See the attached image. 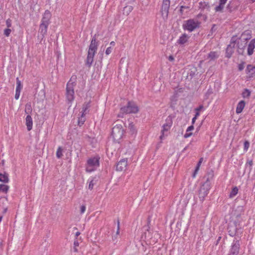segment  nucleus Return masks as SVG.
I'll return each mask as SVG.
<instances>
[{
  "mask_svg": "<svg viewBox=\"0 0 255 255\" xmlns=\"http://www.w3.org/2000/svg\"><path fill=\"white\" fill-rule=\"evenodd\" d=\"M120 233V222H118V228L116 232V236H118Z\"/></svg>",
  "mask_w": 255,
  "mask_h": 255,
  "instance_id": "nucleus-51",
  "label": "nucleus"
},
{
  "mask_svg": "<svg viewBox=\"0 0 255 255\" xmlns=\"http://www.w3.org/2000/svg\"><path fill=\"white\" fill-rule=\"evenodd\" d=\"M145 239H147V234L146 233H145Z\"/></svg>",
  "mask_w": 255,
  "mask_h": 255,
  "instance_id": "nucleus-62",
  "label": "nucleus"
},
{
  "mask_svg": "<svg viewBox=\"0 0 255 255\" xmlns=\"http://www.w3.org/2000/svg\"><path fill=\"white\" fill-rule=\"evenodd\" d=\"M20 92L16 91L15 95V99L17 100L18 99L19 96H20Z\"/></svg>",
  "mask_w": 255,
  "mask_h": 255,
  "instance_id": "nucleus-48",
  "label": "nucleus"
},
{
  "mask_svg": "<svg viewBox=\"0 0 255 255\" xmlns=\"http://www.w3.org/2000/svg\"><path fill=\"white\" fill-rule=\"evenodd\" d=\"M241 227L240 224L238 223L236 221H230L228 224V233L230 236L234 237L238 235L240 230H241Z\"/></svg>",
  "mask_w": 255,
  "mask_h": 255,
  "instance_id": "nucleus-4",
  "label": "nucleus"
},
{
  "mask_svg": "<svg viewBox=\"0 0 255 255\" xmlns=\"http://www.w3.org/2000/svg\"><path fill=\"white\" fill-rule=\"evenodd\" d=\"M11 30L10 29L6 28L4 30V34L6 36H8L11 32Z\"/></svg>",
  "mask_w": 255,
  "mask_h": 255,
  "instance_id": "nucleus-40",
  "label": "nucleus"
},
{
  "mask_svg": "<svg viewBox=\"0 0 255 255\" xmlns=\"http://www.w3.org/2000/svg\"><path fill=\"white\" fill-rule=\"evenodd\" d=\"M26 125L28 131H30L32 128L33 122L31 116L28 115L26 117Z\"/></svg>",
  "mask_w": 255,
  "mask_h": 255,
  "instance_id": "nucleus-18",
  "label": "nucleus"
},
{
  "mask_svg": "<svg viewBox=\"0 0 255 255\" xmlns=\"http://www.w3.org/2000/svg\"><path fill=\"white\" fill-rule=\"evenodd\" d=\"M86 211V206L82 205L80 207V213L81 214H83Z\"/></svg>",
  "mask_w": 255,
  "mask_h": 255,
  "instance_id": "nucleus-43",
  "label": "nucleus"
},
{
  "mask_svg": "<svg viewBox=\"0 0 255 255\" xmlns=\"http://www.w3.org/2000/svg\"><path fill=\"white\" fill-rule=\"evenodd\" d=\"M98 45V42H96V35H95L91 41L89 50H90V51L96 52Z\"/></svg>",
  "mask_w": 255,
  "mask_h": 255,
  "instance_id": "nucleus-15",
  "label": "nucleus"
},
{
  "mask_svg": "<svg viewBox=\"0 0 255 255\" xmlns=\"http://www.w3.org/2000/svg\"><path fill=\"white\" fill-rule=\"evenodd\" d=\"M245 106V102L244 101H240L237 105V107L236 108V113L237 114H240L242 112Z\"/></svg>",
  "mask_w": 255,
  "mask_h": 255,
  "instance_id": "nucleus-22",
  "label": "nucleus"
},
{
  "mask_svg": "<svg viewBox=\"0 0 255 255\" xmlns=\"http://www.w3.org/2000/svg\"><path fill=\"white\" fill-rule=\"evenodd\" d=\"M193 129H194V126L193 125H192L187 128V129L186 130V132H189V131L192 130Z\"/></svg>",
  "mask_w": 255,
  "mask_h": 255,
  "instance_id": "nucleus-50",
  "label": "nucleus"
},
{
  "mask_svg": "<svg viewBox=\"0 0 255 255\" xmlns=\"http://www.w3.org/2000/svg\"><path fill=\"white\" fill-rule=\"evenodd\" d=\"M124 132V130L121 125H116L112 129V136L115 141H119L122 138Z\"/></svg>",
  "mask_w": 255,
  "mask_h": 255,
  "instance_id": "nucleus-6",
  "label": "nucleus"
},
{
  "mask_svg": "<svg viewBox=\"0 0 255 255\" xmlns=\"http://www.w3.org/2000/svg\"><path fill=\"white\" fill-rule=\"evenodd\" d=\"M189 37L186 34H183L179 38L177 43L179 44H184L187 42Z\"/></svg>",
  "mask_w": 255,
  "mask_h": 255,
  "instance_id": "nucleus-20",
  "label": "nucleus"
},
{
  "mask_svg": "<svg viewBox=\"0 0 255 255\" xmlns=\"http://www.w3.org/2000/svg\"><path fill=\"white\" fill-rule=\"evenodd\" d=\"M128 128L129 129L130 132L132 134L135 133L136 132L135 126L133 123L129 124Z\"/></svg>",
  "mask_w": 255,
  "mask_h": 255,
  "instance_id": "nucleus-29",
  "label": "nucleus"
},
{
  "mask_svg": "<svg viewBox=\"0 0 255 255\" xmlns=\"http://www.w3.org/2000/svg\"><path fill=\"white\" fill-rule=\"evenodd\" d=\"M148 234H149V233H148ZM148 237H148H149V235H148V237Z\"/></svg>",
  "mask_w": 255,
  "mask_h": 255,
  "instance_id": "nucleus-63",
  "label": "nucleus"
},
{
  "mask_svg": "<svg viewBox=\"0 0 255 255\" xmlns=\"http://www.w3.org/2000/svg\"><path fill=\"white\" fill-rule=\"evenodd\" d=\"M196 119H197L196 117H194L192 119V124H193L195 122V121H196Z\"/></svg>",
  "mask_w": 255,
  "mask_h": 255,
  "instance_id": "nucleus-55",
  "label": "nucleus"
},
{
  "mask_svg": "<svg viewBox=\"0 0 255 255\" xmlns=\"http://www.w3.org/2000/svg\"><path fill=\"white\" fill-rule=\"evenodd\" d=\"M162 5L169 7L170 6V0H163Z\"/></svg>",
  "mask_w": 255,
  "mask_h": 255,
  "instance_id": "nucleus-38",
  "label": "nucleus"
},
{
  "mask_svg": "<svg viewBox=\"0 0 255 255\" xmlns=\"http://www.w3.org/2000/svg\"><path fill=\"white\" fill-rule=\"evenodd\" d=\"M80 234V233L79 232H76V234H75V236L77 238L78 236H79Z\"/></svg>",
  "mask_w": 255,
  "mask_h": 255,
  "instance_id": "nucleus-57",
  "label": "nucleus"
},
{
  "mask_svg": "<svg viewBox=\"0 0 255 255\" xmlns=\"http://www.w3.org/2000/svg\"><path fill=\"white\" fill-rule=\"evenodd\" d=\"M210 186L208 182L204 183L200 187L199 190V197L200 200L203 202L205 200V197L209 193Z\"/></svg>",
  "mask_w": 255,
  "mask_h": 255,
  "instance_id": "nucleus-7",
  "label": "nucleus"
},
{
  "mask_svg": "<svg viewBox=\"0 0 255 255\" xmlns=\"http://www.w3.org/2000/svg\"><path fill=\"white\" fill-rule=\"evenodd\" d=\"M228 0H219V4L215 8L216 12H222L225 4L227 3Z\"/></svg>",
  "mask_w": 255,
  "mask_h": 255,
  "instance_id": "nucleus-17",
  "label": "nucleus"
},
{
  "mask_svg": "<svg viewBox=\"0 0 255 255\" xmlns=\"http://www.w3.org/2000/svg\"><path fill=\"white\" fill-rule=\"evenodd\" d=\"M200 22L198 20L194 19H190L184 21L183 27L184 30L190 32L194 31L195 29L200 27Z\"/></svg>",
  "mask_w": 255,
  "mask_h": 255,
  "instance_id": "nucleus-5",
  "label": "nucleus"
},
{
  "mask_svg": "<svg viewBox=\"0 0 255 255\" xmlns=\"http://www.w3.org/2000/svg\"><path fill=\"white\" fill-rule=\"evenodd\" d=\"M90 101L84 103L82 107V117L84 116L89 113V109L90 108Z\"/></svg>",
  "mask_w": 255,
  "mask_h": 255,
  "instance_id": "nucleus-19",
  "label": "nucleus"
},
{
  "mask_svg": "<svg viewBox=\"0 0 255 255\" xmlns=\"http://www.w3.org/2000/svg\"><path fill=\"white\" fill-rule=\"evenodd\" d=\"M235 45V42L234 40L233 39V38L231 39V42L230 44H229L226 49V57L230 58L233 52V48H234Z\"/></svg>",
  "mask_w": 255,
  "mask_h": 255,
  "instance_id": "nucleus-13",
  "label": "nucleus"
},
{
  "mask_svg": "<svg viewBox=\"0 0 255 255\" xmlns=\"http://www.w3.org/2000/svg\"><path fill=\"white\" fill-rule=\"evenodd\" d=\"M192 134V132H186V133L184 135V138H188L190 137Z\"/></svg>",
  "mask_w": 255,
  "mask_h": 255,
  "instance_id": "nucleus-45",
  "label": "nucleus"
},
{
  "mask_svg": "<svg viewBox=\"0 0 255 255\" xmlns=\"http://www.w3.org/2000/svg\"><path fill=\"white\" fill-rule=\"evenodd\" d=\"M32 111L30 104H26L25 105V112L26 114H29Z\"/></svg>",
  "mask_w": 255,
  "mask_h": 255,
  "instance_id": "nucleus-33",
  "label": "nucleus"
},
{
  "mask_svg": "<svg viewBox=\"0 0 255 255\" xmlns=\"http://www.w3.org/2000/svg\"><path fill=\"white\" fill-rule=\"evenodd\" d=\"M138 111V107L132 102H128L126 107L121 108V112L118 115V117H123L124 114L136 113Z\"/></svg>",
  "mask_w": 255,
  "mask_h": 255,
  "instance_id": "nucleus-1",
  "label": "nucleus"
},
{
  "mask_svg": "<svg viewBox=\"0 0 255 255\" xmlns=\"http://www.w3.org/2000/svg\"><path fill=\"white\" fill-rule=\"evenodd\" d=\"M253 164V160H248V161L246 163V165H249L251 167L252 166Z\"/></svg>",
  "mask_w": 255,
  "mask_h": 255,
  "instance_id": "nucleus-49",
  "label": "nucleus"
},
{
  "mask_svg": "<svg viewBox=\"0 0 255 255\" xmlns=\"http://www.w3.org/2000/svg\"><path fill=\"white\" fill-rule=\"evenodd\" d=\"M96 52L90 51V50H88L86 64L89 67L91 66L93 62L94 56Z\"/></svg>",
  "mask_w": 255,
  "mask_h": 255,
  "instance_id": "nucleus-16",
  "label": "nucleus"
},
{
  "mask_svg": "<svg viewBox=\"0 0 255 255\" xmlns=\"http://www.w3.org/2000/svg\"><path fill=\"white\" fill-rule=\"evenodd\" d=\"M255 48V38L251 40L248 45V48H247L248 55L249 56L252 55L254 53Z\"/></svg>",
  "mask_w": 255,
  "mask_h": 255,
  "instance_id": "nucleus-14",
  "label": "nucleus"
},
{
  "mask_svg": "<svg viewBox=\"0 0 255 255\" xmlns=\"http://www.w3.org/2000/svg\"><path fill=\"white\" fill-rule=\"evenodd\" d=\"M203 158L202 157L200 158V159H199V161L197 165V167L195 170V172H194V176H195V174L197 173V172L198 171V170H199V167L201 164V163L203 161Z\"/></svg>",
  "mask_w": 255,
  "mask_h": 255,
  "instance_id": "nucleus-36",
  "label": "nucleus"
},
{
  "mask_svg": "<svg viewBox=\"0 0 255 255\" xmlns=\"http://www.w3.org/2000/svg\"><path fill=\"white\" fill-rule=\"evenodd\" d=\"M76 79L75 76H72L70 80L68 82L66 87V98L69 102L71 103L74 99V87L75 85L74 82H72V79Z\"/></svg>",
  "mask_w": 255,
  "mask_h": 255,
  "instance_id": "nucleus-3",
  "label": "nucleus"
},
{
  "mask_svg": "<svg viewBox=\"0 0 255 255\" xmlns=\"http://www.w3.org/2000/svg\"><path fill=\"white\" fill-rule=\"evenodd\" d=\"M245 62H243L238 65V69L239 71H242L244 69Z\"/></svg>",
  "mask_w": 255,
  "mask_h": 255,
  "instance_id": "nucleus-42",
  "label": "nucleus"
},
{
  "mask_svg": "<svg viewBox=\"0 0 255 255\" xmlns=\"http://www.w3.org/2000/svg\"><path fill=\"white\" fill-rule=\"evenodd\" d=\"M48 25L42 23L40 24L38 30L39 35H38L39 38L42 40L46 35Z\"/></svg>",
  "mask_w": 255,
  "mask_h": 255,
  "instance_id": "nucleus-9",
  "label": "nucleus"
},
{
  "mask_svg": "<svg viewBox=\"0 0 255 255\" xmlns=\"http://www.w3.org/2000/svg\"><path fill=\"white\" fill-rule=\"evenodd\" d=\"M247 74L251 73L252 75L255 74V65H253L251 64L248 65L246 69Z\"/></svg>",
  "mask_w": 255,
  "mask_h": 255,
  "instance_id": "nucleus-24",
  "label": "nucleus"
},
{
  "mask_svg": "<svg viewBox=\"0 0 255 255\" xmlns=\"http://www.w3.org/2000/svg\"><path fill=\"white\" fill-rule=\"evenodd\" d=\"M174 57H173V56H172V55H170V56H169V57H168V60H169V61H173V60H174Z\"/></svg>",
  "mask_w": 255,
  "mask_h": 255,
  "instance_id": "nucleus-53",
  "label": "nucleus"
},
{
  "mask_svg": "<svg viewBox=\"0 0 255 255\" xmlns=\"http://www.w3.org/2000/svg\"><path fill=\"white\" fill-rule=\"evenodd\" d=\"M99 160L100 157L99 156H95L88 159L86 165V171L91 172L95 171L100 165Z\"/></svg>",
  "mask_w": 255,
  "mask_h": 255,
  "instance_id": "nucleus-2",
  "label": "nucleus"
},
{
  "mask_svg": "<svg viewBox=\"0 0 255 255\" xmlns=\"http://www.w3.org/2000/svg\"><path fill=\"white\" fill-rule=\"evenodd\" d=\"M96 183H97V180L96 179V178H93L89 182V187H88L89 189L90 190H92L94 185L96 184Z\"/></svg>",
  "mask_w": 255,
  "mask_h": 255,
  "instance_id": "nucleus-30",
  "label": "nucleus"
},
{
  "mask_svg": "<svg viewBox=\"0 0 255 255\" xmlns=\"http://www.w3.org/2000/svg\"><path fill=\"white\" fill-rule=\"evenodd\" d=\"M250 146V142L248 141H246L244 142V150L247 151Z\"/></svg>",
  "mask_w": 255,
  "mask_h": 255,
  "instance_id": "nucleus-41",
  "label": "nucleus"
},
{
  "mask_svg": "<svg viewBox=\"0 0 255 255\" xmlns=\"http://www.w3.org/2000/svg\"><path fill=\"white\" fill-rule=\"evenodd\" d=\"M199 116V112L197 111L194 117H196V118H197Z\"/></svg>",
  "mask_w": 255,
  "mask_h": 255,
  "instance_id": "nucleus-56",
  "label": "nucleus"
},
{
  "mask_svg": "<svg viewBox=\"0 0 255 255\" xmlns=\"http://www.w3.org/2000/svg\"><path fill=\"white\" fill-rule=\"evenodd\" d=\"M238 192V188H237V187H234L230 193L229 197L231 198H233L237 194Z\"/></svg>",
  "mask_w": 255,
  "mask_h": 255,
  "instance_id": "nucleus-28",
  "label": "nucleus"
},
{
  "mask_svg": "<svg viewBox=\"0 0 255 255\" xmlns=\"http://www.w3.org/2000/svg\"><path fill=\"white\" fill-rule=\"evenodd\" d=\"M85 118H84V116L82 117V115L81 119H79L78 125L80 126H81L82 125L84 124V123L85 122Z\"/></svg>",
  "mask_w": 255,
  "mask_h": 255,
  "instance_id": "nucleus-37",
  "label": "nucleus"
},
{
  "mask_svg": "<svg viewBox=\"0 0 255 255\" xmlns=\"http://www.w3.org/2000/svg\"><path fill=\"white\" fill-rule=\"evenodd\" d=\"M62 150L63 149L61 147L59 146L56 152V156L58 158H60L63 156Z\"/></svg>",
  "mask_w": 255,
  "mask_h": 255,
  "instance_id": "nucleus-34",
  "label": "nucleus"
},
{
  "mask_svg": "<svg viewBox=\"0 0 255 255\" xmlns=\"http://www.w3.org/2000/svg\"><path fill=\"white\" fill-rule=\"evenodd\" d=\"M9 189L8 186L4 184H0V191L6 193Z\"/></svg>",
  "mask_w": 255,
  "mask_h": 255,
  "instance_id": "nucleus-31",
  "label": "nucleus"
},
{
  "mask_svg": "<svg viewBox=\"0 0 255 255\" xmlns=\"http://www.w3.org/2000/svg\"><path fill=\"white\" fill-rule=\"evenodd\" d=\"M2 219V216H0V222H1Z\"/></svg>",
  "mask_w": 255,
  "mask_h": 255,
  "instance_id": "nucleus-61",
  "label": "nucleus"
},
{
  "mask_svg": "<svg viewBox=\"0 0 255 255\" xmlns=\"http://www.w3.org/2000/svg\"><path fill=\"white\" fill-rule=\"evenodd\" d=\"M6 24L7 27H10L11 25V20H10L9 19H8L6 21Z\"/></svg>",
  "mask_w": 255,
  "mask_h": 255,
  "instance_id": "nucleus-47",
  "label": "nucleus"
},
{
  "mask_svg": "<svg viewBox=\"0 0 255 255\" xmlns=\"http://www.w3.org/2000/svg\"><path fill=\"white\" fill-rule=\"evenodd\" d=\"M6 211H7V208H5V209H4V210H3V213H6Z\"/></svg>",
  "mask_w": 255,
  "mask_h": 255,
  "instance_id": "nucleus-60",
  "label": "nucleus"
},
{
  "mask_svg": "<svg viewBox=\"0 0 255 255\" xmlns=\"http://www.w3.org/2000/svg\"><path fill=\"white\" fill-rule=\"evenodd\" d=\"M112 51V48L111 46L107 48V49L106 50V54L107 55H109L110 53H111Z\"/></svg>",
  "mask_w": 255,
  "mask_h": 255,
  "instance_id": "nucleus-44",
  "label": "nucleus"
},
{
  "mask_svg": "<svg viewBox=\"0 0 255 255\" xmlns=\"http://www.w3.org/2000/svg\"><path fill=\"white\" fill-rule=\"evenodd\" d=\"M51 18V13L49 10H46L42 15L41 23L49 25L50 23V19Z\"/></svg>",
  "mask_w": 255,
  "mask_h": 255,
  "instance_id": "nucleus-10",
  "label": "nucleus"
},
{
  "mask_svg": "<svg viewBox=\"0 0 255 255\" xmlns=\"http://www.w3.org/2000/svg\"><path fill=\"white\" fill-rule=\"evenodd\" d=\"M169 8V7L168 6L163 5H162L161 6V12L162 16L164 19H166L167 18Z\"/></svg>",
  "mask_w": 255,
  "mask_h": 255,
  "instance_id": "nucleus-21",
  "label": "nucleus"
},
{
  "mask_svg": "<svg viewBox=\"0 0 255 255\" xmlns=\"http://www.w3.org/2000/svg\"><path fill=\"white\" fill-rule=\"evenodd\" d=\"M79 242L77 240H75L74 242V250L75 252H77L78 251L77 247L79 246Z\"/></svg>",
  "mask_w": 255,
  "mask_h": 255,
  "instance_id": "nucleus-39",
  "label": "nucleus"
},
{
  "mask_svg": "<svg viewBox=\"0 0 255 255\" xmlns=\"http://www.w3.org/2000/svg\"><path fill=\"white\" fill-rule=\"evenodd\" d=\"M219 56V55L218 54V52L215 51H211L208 54L207 59H209L210 60H214L215 59L218 58Z\"/></svg>",
  "mask_w": 255,
  "mask_h": 255,
  "instance_id": "nucleus-23",
  "label": "nucleus"
},
{
  "mask_svg": "<svg viewBox=\"0 0 255 255\" xmlns=\"http://www.w3.org/2000/svg\"><path fill=\"white\" fill-rule=\"evenodd\" d=\"M9 181L8 174L4 173V174L0 173V181L4 183H7Z\"/></svg>",
  "mask_w": 255,
  "mask_h": 255,
  "instance_id": "nucleus-26",
  "label": "nucleus"
},
{
  "mask_svg": "<svg viewBox=\"0 0 255 255\" xmlns=\"http://www.w3.org/2000/svg\"><path fill=\"white\" fill-rule=\"evenodd\" d=\"M231 221H238V223L240 224V223L242 221V219L241 218V214L234 215L232 217V219H231Z\"/></svg>",
  "mask_w": 255,
  "mask_h": 255,
  "instance_id": "nucleus-27",
  "label": "nucleus"
},
{
  "mask_svg": "<svg viewBox=\"0 0 255 255\" xmlns=\"http://www.w3.org/2000/svg\"><path fill=\"white\" fill-rule=\"evenodd\" d=\"M203 109V106L202 105H200L198 108L196 109V111L199 112Z\"/></svg>",
  "mask_w": 255,
  "mask_h": 255,
  "instance_id": "nucleus-52",
  "label": "nucleus"
},
{
  "mask_svg": "<svg viewBox=\"0 0 255 255\" xmlns=\"http://www.w3.org/2000/svg\"><path fill=\"white\" fill-rule=\"evenodd\" d=\"M183 8H189V7L187 6L181 5L180 6V12L181 14H183Z\"/></svg>",
  "mask_w": 255,
  "mask_h": 255,
  "instance_id": "nucleus-46",
  "label": "nucleus"
},
{
  "mask_svg": "<svg viewBox=\"0 0 255 255\" xmlns=\"http://www.w3.org/2000/svg\"><path fill=\"white\" fill-rule=\"evenodd\" d=\"M115 44H116V43H115V42L114 41H112L110 43V45H111V47L112 46H114L115 45Z\"/></svg>",
  "mask_w": 255,
  "mask_h": 255,
  "instance_id": "nucleus-54",
  "label": "nucleus"
},
{
  "mask_svg": "<svg viewBox=\"0 0 255 255\" xmlns=\"http://www.w3.org/2000/svg\"><path fill=\"white\" fill-rule=\"evenodd\" d=\"M133 7L131 5H128L124 7L123 14L126 15H128L129 13L132 10Z\"/></svg>",
  "mask_w": 255,
  "mask_h": 255,
  "instance_id": "nucleus-25",
  "label": "nucleus"
},
{
  "mask_svg": "<svg viewBox=\"0 0 255 255\" xmlns=\"http://www.w3.org/2000/svg\"><path fill=\"white\" fill-rule=\"evenodd\" d=\"M240 248V242L234 240L228 255H238Z\"/></svg>",
  "mask_w": 255,
  "mask_h": 255,
  "instance_id": "nucleus-8",
  "label": "nucleus"
},
{
  "mask_svg": "<svg viewBox=\"0 0 255 255\" xmlns=\"http://www.w3.org/2000/svg\"><path fill=\"white\" fill-rule=\"evenodd\" d=\"M127 159H121L117 164L116 170L119 171L125 170L127 166Z\"/></svg>",
  "mask_w": 255,
  "mask_h": 255,
  "instance_id": "nucleus-12",
  "label": "nucleus"
},
{
  "mask_svg": "<svg viewBox=\"0 0 255 255\" xmlns=\"http://www.w3.org/2000/svg\"><path fill=\"white\" fill-rule=\"evenodd\" d=\"M117 236H116V235H115V236H114L113 237V241H115L116 239H117Z\"/></svg>",
  "mask_w": 255,
  "mask_h": 255,
  "instance_id": "nucleus-58",
  "label": "nucleus"
},
{
  "mask_svg": "<svg viewBox=\"0 0 255 255\" xmlns=\"http://www.w3.org/2000/svg\"><path fill=\"white\" fill-rule=\"evenodd\" d=\"M21 88H22V85H21V82L19 80L18 78H16V91L20 92Z\"/></svg>",
  "mask_w": 255,
  "mask_h": 255,
  "instance_id": "nucleus-32",
  "label": "nucleus"
},
{
  "mask_svg": "<svg viewBox=\"0 0 255 255\" xmlns=\"http://www.w3.org/2000/svg\"><path fill=\"white\" fill-rule=\"evenodd\" d=\"M251 95V92L247 89L244 90L242 93V96L244 98L249 97Z\"/></svg>",
  "mask_w": 255,
  "mask_h": 255,
  "instance_id": "nucleus-35",
  "label": "nucleus"
},
{
  "mask_svg": "<svg viewBox=\"0 0 255 255\" xmlns=\"http://www.w3.org/2000/svg\"><path fill=\"white\" fill-rule=\"evenodd\" d=\"M205 2H203L202 1H201L199 3V5H200V6H202L203 4Z\"/></svg>",
  "mask_w": 255,
  "mask_h": 255,
  "instance_id": "nucleus-59",
  "label": "nucleus"
},
{
  "mask_svg": "<svg viewBox=\"0 0 255 255\" xmlns=\"http://www.w3.org/2000/svg\"><path fill=\"white\" fill-rule=\"evenodd\" d=\"M172 125V119L170 117H168L166 120V123L164 124L163 126V129L162 130V135L160 136V138H162L165 131H167L169 130Z\"/></svg>",
  "mask_w": 255,
  "mask_h": 255,
  "instance_id": "nucleus-11",
  "label": "nucleus"
}]
</instances>
